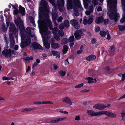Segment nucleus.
I'll return each instance as SVG.
<instances>
[{
	"instance_id": "f03ea898",
	"label": "nucleus",
	"mask_w": 125,
	"mask_h": 125,
	"mask_svg": "<svg viewBox=\"0 0 125 125\" xmlns=\"http://www.w3.org/2000/svg\"><path fill=\"white\" fill-rule=\"evenodd\" d=\"M48 3L44 0H41V7L39 8V15L43 16L45 20L47 21L49 19V10L47 7Z\"/></svg>"
},
{
	"instance_id": "20e7f679",
	"label": "nucleus",
	"mask_w": 125,
	"mask_h": 125,
	"mask_svg": "<svg viewBox=\"0 0 125 125\" xmlns=\"http://www.w3.org/2000/svg\"><path fill=\"white\" fill-rule=\"evenodd\" d=\"M85 31L86 30L84 29L76 30L74 33L75 38L77 40H80L81 38V37L83 36L84 35L83 32Z\"/></svg>"
},
{
	"instance_id": "2eb2a0df",
	"label": "nucleus",
	"mask_w": 125,
	"mask_h": 125,
	"mask_svg": "<svg viewBox=\"0 0 125 125\" xmlns=\"http://www.w3.org/2000/svg\"><path fill=\"white\" fill-rule=\"evenodd\" d=\"M19 8V12L21 13L22 16H23L25 15V8L23 7H22L21 5H20Z\"/></svg>"
},
{
	"instance_id": "f704fd0d",
	"label": "nucleus",
	"mask_w": 125,
	"mask_h": 125,
	"mask_svg": "<svg viewBox=\"0 0 125 125\" xmlns=\"http://www.w3.org/2000/svg\"><path fill=\"white\" fill-rule=\"evenodd\" d=\"M66 72L63 70L60 71L59 72L60 75L62 76H65L66 74Z\"/></svg>"
},
{
	"instance_id": "0e129e2a",
	"label": "nucleus",
	"mask_w": 125,
	"mask_h": 125,
	"mask_svg": "<svg viewBox=\"0 0 125 125\" xmlns=\"http://www.w3.org/2000/svg\"><path fill=\"white\" fill-rule=\"evenodd\" d=\"M125 21V18L123 17L120 20V22L123 23Z\"/></svg>"
},
{
	"instance_id": "49530a36",
	"label": "nucleus",
	"mask_w": 125,
	"mask_h": 125,
	"mask_svg": "<svg viewBox=\"0 0 125 125\" xmlns=\"http://www.w3.org/2000/svg\"><path fill=\"white\" fill-rule=\"evenodd\" d=\"M83 23L85 25H86L87 24H88L87 20L85 19L84 18Z\"/></svg>"
},
{
	"instance_id": "f257e3e1",
	"label": "nucleus",
	"mask_w": 125,
	"mask_h": 125,
	"mask_svg": "<svg viewBox=\"0 0 125 125\" xmlns=\"http://www.w3.org/2000/svg\"><path fill=\"white\" fill-rule=\"evenodd\" d=\"M117 0H107V5H108L110 8V13L108 14L110 19L111 20H114L115 22H117L119 19L120 15L117 13V9L115 7L117 4Z\"/></svg>"
},
{
	"instance_id": "f8f14e48",
	"label": "nucleus",
	"mask_w": 125,
	"mask_h": 125,
	"mask_svg": "<svg viewBox=\"0 0 125 125\" xmlns=\"http://www.w3.org/2000/svg\"><path fill=\"white\" fill-rule=\"evenodd\" d=\"M93 107L94 108H95L98 110H102L104 108H106V106L104 104H98L93 106Z\"/></svg>"
},
{
	"instance_id": "052dcab7",
	"label": "nucleus",
	"mask_w": 125,
	"mask_h": 125,
	"mask_svg": "<svg viewBox=\"0 0 125 125\" xmlns=\"http://www.w3.org/2000/svg\"><path fill=\"white\" fill-rule=\"evenodd\" d=\"M92 1L93 3L94 4V6L97 4V0H92Z\"/></svg>"
},
{
	"instance_id": "37998d69",
	"label": "nucleus",
	"mask_w": 125,
	"mask_h": 125,
	"mask_svg": "<svg viewBox=\"0 0 125 125\" xmlns=\"http://www.w3.org/2000/svg\"><path fill=\"white\" fill-rule=\"evenodd\" d=\"M64 1H61V3H58V6H62V5L64 6Z\"/></svg>"
},
{
	"instance_id": "f3484780",
	"label": "nucleus",
	"mask_w": 125,
	"mask_h": 125,
	"mask_svg": "<svg viewBox=\"0 0 125 125\" xmlns=\"http://www.w3.org/2000/svg\"><path fill=\"white\" fill-rule=\"evenodd\" d=\"M63 102L69 104L70 105L72 104V102L70 100L68 97H65L63 100Z\"/></svg>"
},
{
	"instance_id": "2f4dec72",
	"label": "nucleus",
	"mask_w": 125,
	"mask_h": 125,
	"mask_svg": "<svg viewBox=\"0 0 125 125\" xmlns=\"http://www.w3.org/2000/svg\"><path fill=\"white\" fill-rule=\"evenodd\" d=\"M74 37L73 35L70 36L68 40V41L70 42H73V41L74 39Z\"/></svg>"
},
{
	"instance_id": "e2e57ef3",
	"label": "nucleus",
	"mask_w": 125,
	"mask_h": 125,
	"mask_svg": "<svg viewBox=\"0 0 125 125\" xmlns=\"http://www.w3.org/2000/svg\"><path fill=\"white\" fill-rule=\"evenodd\" d=\"M67 118V117H65L62 118H58V121H59V122L61 120L62 121H63V120Z\"/></svg>"
},
{
	"instance_id": "cd10ccee",
	"label": "nucleus",
	"mask_w": 125,
	"mask_h": 125,
	"mask_svg": "<svg viewBox=\"0 0 125 125\" xmlns=\"http://www.w3.org/2000/svg\"><path fill=\"white\" fill-rule=\"evenodd\" d=\"M93 18L91 17L89 18L87 20L88 24L90 25L93 22Z\"/></svg>"
},
{
	"instance_id": "a878e982",
	"label": "nucleus",
	"mask_w": 125,
	"mask_h": 125,
	"mask_svg": "<svg viewBox=\"0 0 125 125\" xmlns=\"http://www.w3.org/2000/svg\"><path fill=\"white\" fill-rule=\"evenodd\" d=\"M68 50V47L66 45H64L63 46V49L62 50V52L63 53L65 54Z\"/></svg>"
},
{
	"instance_id": "4468645a",
	"label": "nucleus",
	"mask_w": 125,
	"mask_h": 125,
	"mask_svg": "<svg viewBox=\"0 0 125 125\" xmlns=\"http://www.w3.org/2000/svg\"><path fill=\"white\" fill-rule=\"evenodd\" d=\"M51 47L53 49H58L60 47L59 44L58 43L55 42L51 43Z\"/></svg>"
},
{
	"instance_id": "8fccbe9b",
	"label": "nucleus",
	"mask_w": 125,
	"mask_h": 125,
	"mask_svg": "<svg viewBox=\"0 0 125 125\" xmlns=\"http://www.w3.org/2000/svg\"><path fill=\"white\" fill-rule=\"evenodd\" d=\"M19 12V11L18 9H16L14 11L13 14H14L17 15L18 14Z\"/></svg>"
},
{
	"instance_id": "6e6d98bb",
	"label": "nucleus",
	"mask_w": 125,
	"mask_h": 125,
	"mask_svg": "<svg viewBox=\"0 0 125 125\" xmlns=\"http://www.w3.org/2000/svg\"><path fill=\"white\" fill-rule=\"evenodd\" d=\"M107 32H107V39L108 40H109L111 39V36L109 33L108 31H107Z\"/></svg>"
},
{
	"instance_id": "774afa93",
	"label": "nucleus",
	"mask_w": 125,
	"mask_h": 125,
	"mask_svg": "<svg viewBox=\"0 0 125 125\" xmlns=\"http://www.w3.org/2000/svg\"><path fill=\"white\" fill-rule=\"evenodd\" d=\"M59 35L61 37L63 36L64 35V33L63 31H62L59 33Z\"/></svg>"
},
{
	"instance_id": "423d86ee",
	"label": "nucleus",
	"mask_w": 125,
	"mask_h": 125,
	"mask_svg": "<svg viewBox=\"0 0 125 125\" xmlns=\"http://www.w3.org/2000/svg\"><path fill=\"white\" fill-rule=\"evenodd\" d=\"M87 112L88 115L92 117L93 116H100V115H102V110L98 112H96L93 110H88L87 111Z\"/></svg>"
},
{
	"instance_id": "393cba45",
	"label": "nucleus",
	"mask_w": 125,
	"mask_h": 125,
	"mask_svg": "<svg viewBox=\"0 0 125 125\" xmlns=\"http://www.w3.org/2000/svg\"><path fill=\"white\" fill-rule=\"evenodd\" d=\"M107 31L106 32L104 30L101 31L100 32V34L102 37H104L106 35L107 33Z\"/></svg>"
},
{
	"instance_id": "473e14b6",
	"label": "nucleus",
	"mask_w": 125,
	"mask_h": 125,
	"mask_svg": "<svg viewBox=\"0 0 125 125\" xmlns=\"http://www.w3.org/2000/svg\"><path fill=\"white\" fill-rule=\"evenodd\" d=\"M68 40L66 38H63L62 40V44H66L68 43Z\"/></svg>"
},
{
	"instance_id": "c03bdc74",
	"label": "nucleus",
	"mask_w": 125,
	"mask_h": 125,
	"mask_svg": "<svg viewBox=\"0 0 125 125\" xmlns=\"http://www.w3.org/2000/svg\"><path fill=\"white\" fill-rule=\"evenodd\" d=\"M95 31L96 32H97L100 30V28L99 26H95Z\"/></svg>"
},
{
	"instance_id": "6ab92c4d",
	"label": "nucleus",
	"mask_w": 125,
	"mask_h": 125,
	"mask_svg": "<svg viewBox=\"0 0 125 125\" xmlns=\"http://www.w3.org/2000/svg\"><path fill=\"white\" fill-rule=\"evenodd\" d=\"M58 13L57 12H53L52 14V19L53 21H56L58 16Z\"/></svg>"
},
{
	"instance_id": "69168bd1",
	"label": "nucleus",
	"mask_w": 125,
	"mask_h": 125,
	"mask_svg": "<svg viewBox=\"0 0 125 125\" xmlns=\"http://www.w3.org/2000/svg\"><path fill=\"white\" fill-rule=\"evenodd\" d=\"M30 21L31 23L35 21L33 18L32 16L30 18Z\"/></svg>"
},
{
	"instance_id": "c756f323",
	"label": "nucleus",
	"mask_w": 125,
	"mask_h": 125,
	"mask_svg": "<svg viewBox=\"0 0 125 125\" xmlns=\"http://www.w3.org/2000/svg\"><path fill=\"white\" fill-rule=\"evenodd\" d=\"M121 3L123 10L125 12V0H121Z\"/></svg>"
},
{
	"instance_id": "a211bd4d",
	"label": "nucleus",
	"mask_w": 125,
	"mask_h": 125,
	"mask_svg": "<svg viewBox=\"0 0 125 125\" xmlns=\"http://www.w3.org/2000/svg\"><path fill=\"white\" fill-rule=\"evenodd\" d=\"M96 58V56L93 54H91L87 57L86 58V59L88 61H90L93 60Z\"/></svg>"
},
{
	"instance_id": "3c124183",
	"label": "nucleus",
	"mask_w": 125,
	"mask_h": 125,
	"mask_svg": "<svg viewBox=\"0 0 125 125\" xmlns=\"http://www.w3.org/2000/svg\"><path fill=\"white\" fill-rule=\"evenodd\" d=\"M11 5L12 6V7L15 10H16V9H18V5L15 4L14 5H13L11 4Z\"/></svg>"
},
{
	"instance_id": "c9c22d12",
	"label": "nucleus",
	"mask_w": 125,
	"mask_h": 125,
	"mask_svg": "<svg viewBox=\"0 0 125 125\" xmlns=\"http://www.w3.org/2000/svg\"><path fill=\"white\" fill-rule=\"evenodd\" d=\"M104 24L106 25L108 24L109 22L110 21L109 19H104L103 21Z\"/></svg>"
},
{
	"instance_id": "39448f33",
	"label": "nucleus",
	"mask_w": 125,
	"mask_h": 125,
	"mask_svg": "<svg viewBox=\"0 0 125 125\" xmlns=\"http://www.w3.org/2000/svg\"><path fill=\"white\" fill-rule=\"evenodd\" d=\"M14 53V51L13 50H11L10 49H4L2 52L3 55L7 58L11 57L12 54Z\"/></svg>"
},
{
	"instance_id": "7c9ffc66",
	"label": "nucleus",
	"mask_w": 125,
	"mask_h": 125,
	"mask_svg": "<svg viewBox=\"0 0 125 125\" xmlns=\"http://www.w3.org/2000/svg\"><path fill=\"white\" fill-rule=\"evenodd\" d=\"M83 5L85 8H87L88 6V4L87 2V0H83Z\"/></svg>"
},
{
	"instance_id": "5701e85b",
	"label": "nucleus",
	"mask_w": 125,
	"mask_h": 125,
	"mask_svg": "<svg viewBox=\"0 0 125 125\" xmlns=\"http://www.w3.org/2000/svg\"><path fill=\"white\" fill-rule=\"evenodd\" d=\"M27 46H29L31 42V40L29 37H27L26 38L25 41H24Z\"/></svg>"
},
{
	"instance_id": "603ef678",
	"label": "nucleus",
	"mask_w": 125,
	"mask_h": 125,
	"mask_svg": "<svg viewBox=\"0 0 125 125\" xmlns=\"http://www.w3.org/2000/svg\"><path fill=\"white\" fill-rule=\"evenodd\" d=\"M105 70L107 72L109 71L110 70V68L108 66H106L104 68Z\"/></svg>"
},
{
	"instance_id": "5fc2aeb1",
	"label": "nucleus",
	"mask_w": 125,
	"mask_h": 125,
	"mask_svg": "<svg viewBox=\"0 0 125 125\" xmlns=\"http://www.w3.org/2000/svg\"><path fill=\"white\" fill-rule=\"evenodd\" d=\"M43 30L44 32H47L48 31V29L47 27L44 26L43 28Z\"/></svg>"
},
{
	"instance_id": "9b49d317",
	"label": "nucleus",
	"mask_w": 125,
	"mask_h": 125,
	"mask_svg": "<svg viewBox=\"0 0 125 125\" xmlns=\"http://www.w3.org/2000/svg\"><path fill=\"white\" fill-rule=\"evenodd\" d=\"M33 48L35 50L39 49L43 50V49L42 47L39 44L36 42H33L32 44Z\"/></svg>"
},
{
	"instance_id": "72a5a7b5",
	"label": "nucleus",
	"mask_w": 125,
	"mask_h": 125,
	"mask_svg": "<svg viewBox=\"0 0 125 125\" xmlns=\"http://www.w3.org/2000/svg\"><path fill=\"white\" fill-rule=\"evenodd\" d=\"M74 13L75 16H79V13L78 12V9H76V8H75L74 7Z\"/></svg>"
},
{
	"instance_id": "7ed1b4c3",
	"label": "nucleus",
	"mask_w": 125,
	"mask_h": 125,
	"mask_svg": "<svg viewBox=\"0 0 125 125\" xmlns=\"http://www.w3.org/2000/svg\"><path fill=\"white\" fill-rule=\"evenodd\" d=\"M14 22L17 27L19 28L20 31H24L25 28L23 21L20 17H18L16 19L14 20Z\"/></svg>"
},
{
	"instance_id": "0eeeda50",
	"label": "nucleus",
	"mask_w": 125,
	"mask_h": 125,
	"mask_svg": "<svg viewBox=\"0 0 125 125\" xmlns=\"http://www.w3.org/2000/svg\"><path fill=\"white\" fill-rule=\"evenodd\" d=\"M10 32L12 33L13 34L16 35L18 32V29H16L15 24L11 22L10 24V27L9 28Z\"/></svg>"
},
{
	"instance_id": "a18cd8bd",
	"label": "nucleus",
	"mask_w": 125,
	"mask_h": 125,
	"mask_svg": "<svg viewBox=\"0 0 125 125\" xmlns=\"http://www.w3.org/2000/svg\"><path fill=\"white\" fill-rule=\"evenodd\" d=\"M26 34L27 35L29 36L30 37H33V35H32L31 32H26Z\"/></svg>"
},
{
	"instance_id": "dca6fc26",
	"label": "nucleus",
	"mask_w": 125,
	"mask_h": 125,
	"mask_svg": "<svg viewBox=\"0 0 125 125\" xmlns=\"http://www.w3.org/2000/svg\"><path fill=\"white\" fill-rule=\"evenodd\" d=\"M73 2L72 0H67V7L68 9H72V8Z\"/></svg>"
},
{
	"instance_id": "412c9836",
	"label": "nucleus",
	"mask_w": 125,
	"mask_h": 125,
	"mask_svg": "<svg viewBox=\"0 0 125 125\" xmlns=\"http://www.w3.org/2000/svg\"><path fill=\"white\" fill-rule=\"evenodd\" d=\"M118 29L120 31H122L125 30V26L118 25Z\"/></svg>"
},
{
	"instance_id": "338daca9",
	"label": "nucleus",
	"mask_w": 125,
	"mask_h": 125,
	"mask_svg": "<svg viewBox=\"0 0 125 125\" xmlns=\"http://www.w3.org/2000/svg\"><path fill=\"white\" fill-rule=\"evenodd\" d=\"M10 47L11 48H12L14 47L15 42H10Z\"/></svg>"
},
{
	"instance_id": "aec40b11",
	"label": "nucleus",
	"mask_w": 125,
	"mask_h": 125,
	"mask_svg": "<svg viewBox=\"0 0 125 125\" xmlns=\"http://www.w3.org/2000/svg\"><path fill=\"white\" fill-rule=\"evenodd\" d=\"M20 45V47L22 49L25 48L27 46L24 41H21Z\"/></svg>"
},
{
	"instance_id": "09e8293b",
	"label": "nucleus",
	"mask_w": 125,
	"mask_h": 125,
	"mask_svg": "<svg viewBox=\"0 0 125 125\" xmlns=\"http://www.w3.org/2000/svg\"><path fill=\"white\" fill-rule=\"evenodd\" d=\"M63 19V18L62 16L59 17L57 19V21L58 22H61L62 21V20Z\"/></svg>"
},
{
	"instance_id": "680f3d73",
	"label": "nucleus",
	"mask_w": 125,
	"mask_h": 125,
	"mask_svg": "<svg viewBox=\"0 0 125 125\" xmlns=\"http://www.w3.org/2000/svg\"><path fill=\"white\" fill-rule=\"evenodd\" d=\"M125 80V74H123L122 75V79L121 81H123Z\"/></svg>"
},
{
	"instance_id": "6e6552de",
	"label": "nucleus",
	"mask_w": 125,
	"mask_h": 125,
	"mask_svg": "<svg viewBox=\"0 0 125 125\" xmlns=\"http://www.w3.org/2000/svg\"><path fill=\"white\" fill-rule=\"evenodd\" d=\"M73 2L74 7L76 9H79L80 11H82L83 10V9L81 4V3L79 0H73Z\"/></svg>"
},
{
	"instance_id": "b1692460",
	"label": "nucleus",
	"mask_w": 125,
	"mask_h": 125,
	"mask_svg": "<svg viewBox=\"0 0 125 125\" xmlns=\"http://www.w3.org/2000/svg\"><path fill=\"white\" fill-rule=\"evenodd\" d=\"M64 25V27L68 28L70 26L69 21L67 20H65L63 23Z\"/></svg>"
},
{
	"instance_id": "4be33fe9",
	"label": "nucleus",
	"mask_w": 125,
	"mask_h": 125,
	"mask_svg": "<svg viewBox=\"0 0 125 125\" xmlns=\"http://www.w3.org/2000/svg\"><path fill=\"white\" fill-rule=\"evenodd\" d=\"M85 80H88V83H93L94 82V79L92 77H88L87 78H85Z\"/></svg>"
},
{
	"instance_id": "e433bc0d",
	"label": "nucleus",
	"mask_w": 125,
	"mask_h": 125,
	"mask_svg": "<svg viewBox=\"0 0 125 125\" xmlns=\"http://www.w3.org/2000/svg\"><path fill=\"white\" fill-rule=\"evenodd\" d=\"M51 123H57L59 122V121L58 118H57L55 120L53 119L50 121Z\"/></svg>"
},
{
	"instance_id": "1a4fd4ad",
	"label": "nucleus",
	"mask_w": 125,
	"mask_h": 125,
	"mask_svg": "<svg viewBox=\"0 0 125 125\" xmlns=\"http://www.w3.org/2000/svg\"><path fill=\"white\" fill-rule=\"evenodd\" d=\"M70 24L75 29H78L80 28V25L78 23V21L75 19H72L70 20Z\"/></svg>"
},
{
	"instance_id": "de8ad7c7",
	"label": "nucleus",
	"mask_w": 125,
	"mask_h": 125,
	"mask_svg": "<svg viewBox=\"0 0 125 125\" xmlns=\"http://www.w3.org/2000/svg\"><path fill=\"white\" fill-rule=\"evenodd\" d=\"M94 8L93 5H91L89 7V10L91 12H92L94 10Z\"/></svg>"
},
{
	"instance_id": "9d476101",
	"label": "nucleus",
	"mask_w": 125,
	"mask_h": 125,
	"mask_svg": "<svg viewBox=\"0 0 125 125\" xmlns=\"http://www.w3.org/2000/svg\"><path fill=\"white\" fill-rule=\"evenodd\" d=\"M102 115H107L108 117L113 118H115L116 116V115L115 114L105 111L102 110Z\"/></svg>"
},
{
	"instance_id": "4d7b16f0",
	"label": "nucleus",
	"mask_w": 125,
	"mask_h": 125,
	"mask_svg": "<svg viewBox=\"0 0 125 125\" xmlns=\"http://www.w3.org/2000/svg\"><path fill=\"white\" fill-rule=\"evenodd\" d=\"M2 79L3 80H10L9 78V77H7L6 76H4L2 77Z\"/></svg>"
},
{
	"instance_id": "864d4df0",
	"label": "nucleus",
	"mask_w": 125,
	"mask_h": 125,
	"mask_svg": "<svg viewBox=\"0 0 125 125\" xmlns=\"http://www.w3.org/2000/svg\"><path fill=\"white\" fill-rule=\"evenodd\" d=\"M124 113V112H122L121 113V117L123 121L125 120V114H122V113Z\"/></svg>"
},
{
	"instance_id": "58836bf2",
	"label": "nucleus",
	"mask_w": 125,
	"mask_h": 125,
	"mask_svg": "<svg viewBox=\"0 0 125 125\" xmlns=\"http://www.w3.org/2000/svg\"><path fill=\"white\" fill-rule=\"evenodd\" d=\"M52 30V33L53 34H54L57 32L58 31V29L57 27H55L53 28Z\"/></svg>"
},
{
	"instance_id": "4c0bfd02",
	"label": "nucleus",
	"mask_w": 125,
	"mask_h": 125,
	"mask_svg": "<svg viewBox=\"0 0 125 125\" xmlns=\"http://www.w3.org/2000/svg\"><path fill=\"white\" fill-rule=\"evenodd\" d=\"M47 26L50 30H52V25L51 22L49 23V24H48Z\"/></svg>"
},
{
	"instance_id": "c85d7f7f",
	"label": "nucleus",
	"mask_w": 125,
	"mask_h": 125,
	"mask_svg": "<svg viewBox=\"0 0 125 125\" xmlns=\"http://www.w3.org/2000/svg\"><path fill=\"white\" fill-rule=\"evenodd\" d=\"M13 35L12 33H10V42H15L14 38L12 37Z\"/></svg>"
},
{
	"instance_id": "ddd939ff",
	"label": "nucleus",
	"mask_w": 125,
	"mask_h": 125,
	"mask_svg": "<svg viewBox=\"0 0 125 125\" xmlns=\"http://www.w3.org/2000/svg\"><path fill=\"white\" fill-rule=\"evenodd\" d=\"M104 18L102 16H100L98 17L96 19L95 22L98 24L100 23H101L103 22Z\"/></svg>"
},
{
	"instance_id": "79ce46f5",
	"label": "nucleus",
	"mask_w": 125,
	"mask_h": 125,
	"mask_svg": "<svg viewBox=\"0 0 125 125\" xmlns=\"http://www.w3.org/2000/svg\"><path fill=\"white\" fill-rule=\"evenodd\" d=\"M33 59V58L32 56H31L30 57H27L26 59V60L27 61H29V60L32 61Z\"/></svg>"
},
{
	"instance_id": "bb28decb",
	"label": "nucleus",
	"mask_w": 125,
	"mask_h": 125,
	"mask_svg": "<svg viewBox=\"0 0 125 125\" xmlns=\"http://www.w3.org/2000/svg\"><path fill=\"white\" fill-rule=\"evenodd\" d=\"M43 44L45 47L47 49H49L50 47V45L48 42H45L43 43Z\"/></svg>"
},
{
	"instance_id": "13d9d810",
	"label": "nucleus",
	"mask_w": 125,
	"mask_h": 125,
	"mask_svg": "<svg viewBox=\"0 0 125 125\" xmlns=\"http://www.w3.org/2000/svg\"><path fill=\"white\" fill-rule=\"evenodd\" d=\"M75 119L76 120L79 121L80 120V116L79 115H78L76 116L75 117Z\"/></svg>"
},
{
	"instance_id": "a19ab883",
	"label": "nucleus",
	"mask_w": 125,
	"mask_h": 125,
	"mask_svg": "<svg viewBox=\"0 0 125 125\" xmlns=\"http://www.w3.org/2000/svg\"><path fill=\"white\" fill-rule=\"evenodd\" d=\"M83 83H82L80 84H79L76 85L75 86V87L77 88H81L83 86Z\"/></svg>"
},
{
	"instance_id": "ea45409f",
	"label": "nucleus",
	"mask_w": 125,
	"mask_h": 125,
	"mask_svg": "<svg viewBox=\"0 0 125 125\" xmlns=\"http://www.w3.org/2000/svg\"><path fill=\"white\" fill-rule=\"evenodd\" d=\"M52 53L53 56H55L58 54V52L56 51H52Z\"/></svg>"
},
{
	"instance_id": "bf43d9fd",
	"label": "nucleus",
	"mask_w": 125,
	"mask_h": 125,
	"mask_svg": "<svg viewBox=\"0 0 125 125\" xmlns=\"http://www.w3.org/2000/svg\"><path fill=\"white\" fill-rule=\"evenodd\" d=\"M96 40L95 38H93L91 41V42L92 43L94 44L96 42Z\"/></svg>"
}]
</instances>
